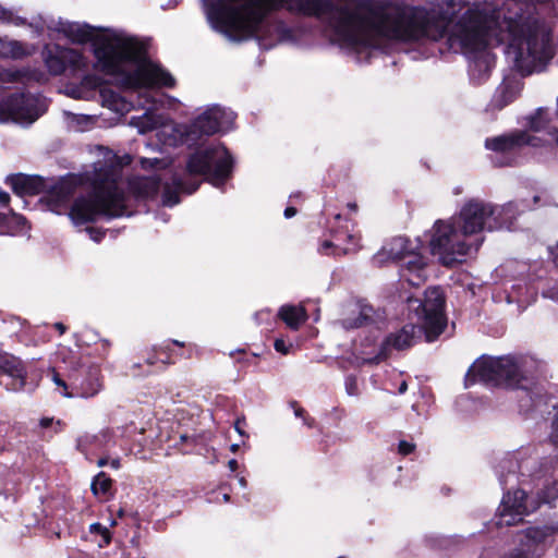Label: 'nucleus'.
Here are the masks:
<instances>
[{
  "mask_svg": "<svg viewBox=\"0 0 558 558\" xmlns=\"http://www.w3.org/2000/svg\"><path fill=\"white\" fill-rule=\"evenodd\" d=\"M550 0H483L472 3L457 22L423 7L403 3L337 5L330 0H264V49L296 44L305 29L290 27L274 11L286 8L315 17L340 45L371 57L387 41H437L469 60L471 80L481 84L495 64L489 47L508 43L506 54L523 76L546 69L555 54L553 25L544 17Z\"/></svg>",
  "mask_w": 558,
  "mask_h": 558,
  "instance_id": "1",
  "label": "nucleus"
},
{
  "mask_svg": "<svg viewBox=\"0 0 558 558\" xmlns=\"http://www.w3.org/2000/svg\"><path fill=\"white\" fill-rule=\"evenodd\" d=\"M78 184H88L90 192L77 197L71 206L69 215L75 225L93 222L100 217L111 219L130 215L122 182V166L116 156L97 161L92 172L62 181L56 186L51 198H57L60 205H68Z\"/></svg>",
  "mask_w": 558,
  "mask_h": 558,
  "instance_id": "2",
  "label": "nucleus"
},
{
  "mask_svg": "<svg viewBox=\"0 0 558 558\" xmlns=\"http://www.w3.org/2000/svg\"><path fill=\"white\" fill-rule=\"evenodd\" d=\"M97 65L124 89L173 87L174 77L147 57L145 46L133 37L111 32L94 48Z\"/></svg>",
  "mask_w": 558,
  "mask_h": 558,
  "instance_id": "3",
  "label": "nucleus"
},
{
  "mask_svg": "<svg viewBox=\"0 0 558 558\" xmlns=\"http://www.w3.org/2000/svg\"><path fill=\"white\" fill-rule=\"evenodd\" d=\"M233 158L221 143H213L189 157L186 174H173L171 182L162 186V204L172 207L180 202L179 193H194L204 177L216 187H221L232 174Z\"/></svg>",
  "mask_w": 558,
  "mask_h": 558,
  "instance_id": "4",
  "label": "nucleus"
},
{
  "mask_svg": "<svg viewBox=\"0 0 558 558\" xmlns=\"http://www.w3.org/2000/svg\"><path fill=\"white\" fill-rule=\"evenodd\" d=\"M539 363L530 355L508 354L498 357L481 356L469 368L465 375L466 386L481 381L492 387L518 388L524 391L531 407L520 399V408L529 411L536 409L539 399H534L527 390V385L538 373Z\"/></svg>",
  "mask_w": 558,
  "mask_h": 558,
  "instance_id": "5",
  "label": "nucleus"
},
{
  "mask_svg": "<svg viewBox=\"0 0 558 558\" xmlns=\"http://www.w3.org/2000/svg\"><path fill=\"white\" fill-rule=\"evenodd\" d=\"M410 312H414L421 326L404 325L400 330L391 332L381 344L379 354L387 357L391 350H404L412 347L422 331L428 342L434 341L446 328L445 295L440 288L432 287L425 291L424 300L408 298Z\"/></svg>",
  "mask_w": 558,
  "mask_h": 558,
  "instance_id": "6",
  "label": "nucleus"
},
{
  "mask_svg": "<svg viewBox=\"0 0 558 558\" xmlns=\"http://www.w3.org/2000/svg\"><path fill=\"white\" fill-rule=\"evenodd\" d=\"M41 58L49 74L53 76L65 74L69 77L81 80L80 86L68 89V94L73 98H87L88 93L101 87V78L89 73V60L76 49L60 45H46L43 48Z\"/></svg>",
  "mask_w": 558,
  "mask_h": 558,
  "instance_id": "7",
  "label": "nucleus"
},
{
  "mask_svg": "<svg viewBox=\"0 0 558 558\" xmlns=\"http://www.w3.org/2000/svg\"><path fill=\"white\" fill-rule=\"evenodd\" d=\"M478 240H466L459 226L451 218L448 221L437 220L432 229L429 247L433 255L438 256L445 266L463 262L464 257L477 252Z\"/></svg>",
  "mask_w": 558,
  "mask_h": 558,
  "instance_id": "8",
  "label": "nucleus"
},
{
  "mask_svg": "<svg viewBox=\"0 0 558 558\" xmlns=\"http://www.w3.org/2000/svg\"><path fill=\"white\" fill-rule=\"evenodd\" d=\"M418 244L408 238L397 236L390 240L383 250L374 256L373 262L380 265L384 257L399 263L400 280L412 287H420L427 278L426 259L418 252Z\"/></svg>",
  "mask_w": 558,
  "mask_h": 558,
  "instance_id": "9",
  "label": "nucleus"
},
{
  "mask_svg": "<svg viewBox=\"0 0 558 558\" xmlns=\"http://www.w3.org/2000/svg\"><path fill=\"white\" fill-rule=\"evenodd\" d=\"M556 500H558V480H555L551 486H545L542 489L537 501L531 499L522 489L507 492L498 508L496 525L499 527L514 525L535 511L541 504L555 506Z\"/></svg>",
  "mask_w": 558,
  "mask_h": 558,
  "instance_id": "10",
  "label": "nucleus"
},
{
  "mask_svg": "<svg viewBox=\"0 0 558 558\" xmlns=\"http://www.w3.org/2000/svg\"><path fill=\"white\" fill-rule=\"evenodd\" d=\"M46 111L45 100L39 95L20 93L0 102V122L32 124Z\"/></svg>",
  "mask_w": 558,
  "mask_h": 558,
  "instance_id": "11",
  "label": "nucleus"
},
{
  "mask_svg": "<svg viewBox=\"0 0 558 558\" xmlns=\"http://www.w3.org/2000/svg\"><path fill=\"white\" fill-rule=\"evenodd\" d=\"M493 214H496L493 204L471 198L463 205L459 215L453 216L452 219L466 240H478L482 244L483 238H478V234L484 230L488 231V225L490 221L493 222Z\"/></svg>",
  "mask_w": 558,
  "mask_h": 558,
  "instance_id": "12",
  "label": "nucleus"
},
{
  "mask_svg": "<svg viewBox=\"0 0 558 558\" xmlns=\"http://www.w3.org/2000/svg\"><path fill=\"white\" fill-rule=\"evenodd\" d=\"M235 113L218 105L209 107L189 125L185 142L195 143L202 136L227 132L233 128Z\"/></svg>",
  "mask_w": 558,
  "mask_h": 558,
  "instance_id": "13",
  "label": "nucleus"
},
{
  "mask_svg": "<svg viewBox=\"0 0 558 558\" xmlns=\"http://www.w3.org/2000/svg\"><path fill=\"white\" fill-rule=\"evenodd\" d=\"M71 367L68 369V378L74 397L92 398L102 388L100 381V368L98 365H88L82 359L70 352Z\"/></svg>",
  "mask_w": 558,
  "mask_h": 558,
  "instance_id": "14",
  "label": "nucleus"
},
{
  "mask_svg": "<svg viewBox=\"0 0 558 558\" xmlns=\"http://www.w3.org/2000/svg\"><path fill=\"white\" fill-rule=\"evenodd\" d=\"M522 143L523 137L520 135V131L515 130L496 137L486 138L485 147L495 153L493 162L496 166H515L521 157Z\"/></svg>",
  "mask_w": 558,
  "mask_h": 558,
  "instance_id": "15",
  "label": "nucleus"
},
{
  "mask_svg": "<svg viewBox=\"0 0 558 558\" xmlns=\"http://www.w3.org/2000/svg\"><path fill=\"white\" fill-rule=\"evenodd\" d=\"M341 215L335 216V221L329 228L330 240H325L318 251L324 255L348 254L357 248L360 238L349 227L348 222L341 225Z\"/></svg>",
  "mask_w": 558,
  "mask_h": 558,
  "instance_id": "16",
  "label": "nucleus"
},
{
  "mask_svg": "<svg viewBox=\"0 0 558 558\" xmlns=\"http://www.w3.org/2000/svg\"><path fill=\"white\" fill-rule=\"evenodd\" d=\"M556 531V527L548 525L529 527L523 532L519 546L531 558H541L554 545Z\"/></svg>",
  "mask_w": 558,
  "mask_h": 558,
  "instance_id": "17",
  "label": "nucleus"
},
{
  "mask_svg": "<svg viewBox=\"0 0 558 558\" xmlns=\"http://www.w3.org/2000/svg\"><path fill=\"white\" fill-rule=\"evenodd\" d=\"M531 208L532 206L525 201H513L502 206H494L496 214L492 215L493 222L490 221L488 225V231L501 228L510 229L517 217Z\"/></svg>",
  "mask_w": 558,
  "mask_h": 558,
  "instance_id": "18",
  "label": "nucleus"
},
{
  "mask_svg": "<svg viewBox=\"0 0 558 558\" xmlns=\"http://www.w3.org/2000/svg\"><path fill=\"white\" fill-rule=\"evenodd\" d=\"M0 373L12 379L11 384H5L10 390H21L25 386L26 369L23 362L12 354H0Z\"/></svg>",
  "mask_w": 558,
  "mask_h": 558,
  "instance_id": "19",
  "label": "nucleus"
},
{
  "mask_svg": "<svg viewBox=\"0 0 558 558\" xmlns=\"http://www.w3.org/2000/svg\"><path fill=\"white\" fill-rule=\"evenodd\" d=\"M522 85L520 82L514 80L504 81L496 89L487 106V110L495 111L504 109L519 97Z\"/></svg>",
  "mask_w": 558,
  "mask_h": 558,
  "instance_id": "20",
  "label": "nucleus"
},
{
  "mask_svg": "<svg viewBox=\"0 0 558 558\" xmlns=\"http://www.w3.org/2000/svg\"><path fill=\"white\" fill-rule=\"evenodd\" d=\"M113 445V432L109 428L102 429L96 435L85 434L77 439V449L87 454L90 450L108 452Z\"/></svg>",
  "mask_w": 558,
  "mask_h": 558,
  "instance_id": "21",
  "label": "nucleus"
},
{
  "mask_svg": "<svg viewBox=\"0 0 558 558\" xmlns=\"http://www.w3.org/2000/svg\"><path fill=\"white\" fill-rule=\"evenodd\" d=\"M5 183L10 185L13 192L19 196L39 194L44 186V181L40 177L24 173L8 175Z\"/></svg>",
  "mask_w": 558,
  "mask_h": 558,
  "instance_id": "22",
  "label": "nucleus"
},
{
  "mask_svg": "<svg viewBox=\"0 0 558 558\" xmlns=\"http://www.w3.org/2000/svg\"><path fill=\"white\" fill-rule=\"evenodd\" d=\"M130 189L142 198H154L161 189V181L156 175L136 178L130 182Z\"/></svg>",
  "mask_w": 558,
  "mask_h": 558,
  "instance_id": "23",
  "label": "nucleus"
},
{
  "mask_svg": "<svg viewBox=\"0 0 558 558\" xmlns=\"http://www.w3.org/2000/svg\"><path fill=\"white\" fill-rule=\"evenodd\" d=\"M550 121L548 109L538 108L534 113L524 118V131L533 133L546 132L548 136V132L554 129L549 125Z\"/></svg>",
  "mask_w": 558,
  "mask_h": 558,
  "instance_id": "24",
  "label": "nucleus"
},
{
  "mask_svg": "<svg viewBox=\"0 0 558 558\" xmlns=\"http://www.w3.org/2000/svg\"><path fill=\"white\" fill-rule=\"evenodd\" d=\"M31 54L27 45L22 41L0 37V58L1 59H22Z\"/></svg>",
  "mask_w": 558,
  "mask_h": 558,
  "instance_id": "25",
  "label": "nucleus"
},
{
  "mask_svg": "<svg viewBox=\"0 0 558 558\" xmlns=\"http://www.w3.org/2000/svg\"><path fill=\"white\" fill-rule=\"evenodd\" d=\"M520 470L521 465L514 456L504 458L497 466V474L501 487H506L509 477L517 478V474Z\"/></svg>",
  "mask_w": 558,
  "mask_h": 558,
  "instance_id": "26",
  "label": "nucleus"
},
{
  "mask_svg": "<svg viewBox=\"0 0 558 558\" xmlns=\"http://www.w3.org/2000/svg\"><path fill=\"white\" fill-rule=\"evenodd\" d=\"M279 316L292 329H298L306 319L305 311L302 307L292 305L282 306L279 311Z\"/></svg>",
  "mask_w": 558,
  "mask_h": 558,
  "instance_id": "27",
  "label": "nucleus"
},
{
  "mask_svg": "<svg viewBox=\"0 0 558 558\" xmlns=\"http://www.w3.org/2000/svg\"><path fill=\"white\" fill-rule=\"evenodd\" d=\"M94 28L88 24L69 23L63 33L73 41L85 43L90 39Z\"/></svg>",
  "mask_w": 558,
  "mask_h": 558,
  "instance_id": "28",
  "label": "nucleus"
},
{
  "mask_svg": "<svg viewBox=\"0 0 558 558\" xmlns=\"http://www.w3.org/2000/svg\"><path fill=\"white\" fill-rule=\"evenodd\" d=\"M373 312L372 306H362L354 318H344L342 319L341 325L345 329L360 328L372 320Z\"/></svg>",
  "mask_w": 558,
  "mask_h": 558,
  "instance_id": "29",
  "label": "nucleus"
},
{
  "mask_svg": "<svg viewBox=\"0 0 558 558\" xmlns=\"http://www.w3.org/2000/svg\"><path fill=\"white\" fill-rule=\"evenodd\" d=\"M112 487V480L105 473L99 472L92 481V492L96 497L106 498Z\"/></svg>",
  "mask_w": 558,
  "mask_h": 558,
  "instance_id": "30",
  "label": "nucleus"
},
{
  "mask_svg": "<svg viewBox=\"0 0 558 558\" xmlns=\"http://www.w3.org/2000/svg\"><path fill=\"white\" fill-rule=\"evenodd\" d=\"M68 359H70V356ZM63 363L65 364L64 369L68 373V369L71 367L70 360H68V361L64 360ZM50 373H51V379L56 384V386L58 387L59 392L63 397L74 398V390L71 389L69 378L66 377V379H64L61 376V374L59 372H57L56 368H52Z\"/></svg>",
  "mask_w": 558,
  "mask_h": 558,
  "instance_id": "31",
  "label": "nucleus"
},
{
  "mask_svg": "<svg viewBox=\"0 0 558 558\" xmlns=\"http://www.w3.org/2000/svg\"><path fill=\"white\" fill-rule=\"evenodd\" d=\"M99 92L104 106L114 111H122L125 108L122 97L116 92L106 87H101Z\"/></svg>",
  "mask_w": 558,
  "mask_h": 558,
  "instance_id": "32",
  "label": "nucleus"
},
{
  "mask_svg": "<svg viewBox=\"0 0 558 558\" xmlns=\"http://www.w3.org/2000/svg\"><path fill=\"white\" fill-rule=\"evenodd\" d=\"M520 135L523 137V148L525 146H531L534 148H546L550 144L548 138L535 135L529 131H520Z\"/></svg>",
  "mask_w": 558,
  "mask_h": 558,
  "instance_id": "33",
  "label": "nucleus"
},
{
  "mask_svg": "<svg viewBox=\"0 0 558 558\" xmlns=\"http://www.w3.org/2000/svg\"><path fill=\"white\" fill-rule=\"evenodd\" d=\"M89 532L92 534H97L101 536V541L99 542V547L108 546L111 542V533L110 531L100 523H93L89 526Z\"/></svg>",
  "mask_w": 558,
  "mask_h": 558,
  "instance_id": "34",
  "label": "nucleus"
},
{
  "mask_svg": "<svg viewBox=\"0 0 558 558\" xmlns=\"http://www.w3.org/2000/svg\"><path fill=\"white\" fill-rule=\"evenodd\" d=\"M24 73L20 70L0 66V83H14L22 80Z\"/></svg>",
  "mask_w": 558,
  "mask_h": 558,
  "instance_id": "35",
  "label": "nucleus"
},
{
  "mask_svg": "<svg viewBox=\"0 0 558 558\" xmlns=\"http://www.w3.org/2000/svg\"><path fill=\"white\" fill-rule=\"evenodd\" d=\"M0 22L13 24L15 26L26 25V20L24 17L17 16L13 12L5 9H0Z\"/></svg>",
  "mask_w": 558,
  "mask_h": 558,
  "instance_id": "36",
  "label": "nucleus"
},
{
  "mask_svg": "<svg viewBox=\"0 0 558 558\" xmlns=\"http://www.w3.org/2000/svg\"><path fill=\"white\" fill-rule=\"evenodd\" d=\"M345 390L348 395L350 396H357L359 395V386H357V379L353 375H349L345 377Z\"/></svg>",
  "mask_w": 558,
  "mask_h": 558,
  "instance_id": "37",
  "label": "nucleus"
},
{
  "mask_svg": "<svg viewBox=\"0 0 558 558\" xmlns=\"http://www.w3.org/2000/svg\"><path fill=\"white\" fill-rule=\"evenodd\" d=\"M291 405L294 409L295 416L303 418L304 420V424L307 425L308 427H312L313 423H314V420L311 418V417H305V410L300 408V407H298L296 402H292Z\"/></svg>",
  "mask_w": 558,
  "mask_h": 558,
  "instance_id": "38",
  "label": "nucleus"
},
{
  "mask_svg": "<svg viewBox=\"0 0 558 558\" xmlns=\"http://www.w3.org/2000/svg\"><path fill=\"white\" fill-rule=\"evenodd\" d=\"M500 558H531L520 546L504 554Z\"/></svg>",
  "mask_w": 558,
  "mask_h": 558,
  "instance_id": "39",
  "label": "nucleus"
},
{
  "mask_svg": "<svg viewBox=\"0 0 558 558\" xmlns=\"http://www.w3.org/2000/svg\"><path fill=\"white\" fill-rule=\"evenodd\" d=\"M549 439L555 446H558V413L553 421Z\"/></svg>",
  "mask_w": 558,
  "mask_h": 558,
  "instance_id": "40",
  "label": "nucleus"
},
{
  "mask_svg": "<svg viewBox=\"0 0 558 558\" xmlns=\"http://www.w3.org/2000/svg\"><path fill=\"white\" fill-rule=\"evenodd\" d=\"M86 231L88 232L90 239L95 242H100L105 236V231L96 228H87Z\"/></svg>",
  "mask_w": 558,
  "mask_h": 558,
  "instance_id": "41",
  "label": "nucleus"
},
{
  "mask_svg": "<svg viewBox=\"0 0 558 558\" xmlns=\"http://www.w3.org/2000/svg\"><path fill=\"white\" fill-rule=\"evenodd\" d=\"M270 317H271V313L268 310L259 311V312L255 313V315H254V319H255L256 324H258V325L263 324L264 322L269 320Z\"/></svg>",
  "mask_w": 558,
  "mask_h": 558,
  "instance_id": "42",
  "label": "nucleus"
},
{
  "mask_svg": "<svg viewBox=\"0 0 558 558\" xmlns=\"http://www.w3.org/2000/svg\"><path fill=\"white\" fill-rule=\"evenodd\" d=\"M414 445L411 442H408L405 440H401L399 442L398 449L399 452L403 456L410 454L414 450Z\"/></svg>",
  "mask_w": 558,
  "mask_h": 558,
  "instance_id": "43",
  "label": "nucleus"
},
{
  "mask_svg": "<svg viewBox=\"0 0 558 558\" xmlns=\"http://www.w3.org/2000/svg\"><path fill=\"white\" fill-rule=\"evenodd\" d=\"M158 361H160L165 365L172 363L171 361H169V356L168 355H166L165 359L157 357V356H149V357L146 359V363L148 365H155Z\"/></svg>",
  "mask_w": 558,
  "mask_h": 558,
  "instance_id": "44",
  "label": "nucleus"
},
{
  "mask_svg": "<svg viewBox=\"0 0 558 558\" xmlns=\"http://www.w3.org/2000/svg\"><path fill=\"white\" fill-rule=\"evenodd\" d=\"M274 347H275L277 352H280V353H283V354L288 353V348L286 345V342L282 339H277L275 341V343H274Z\"/></svg>",
  "mask_w": 558,
  "mask_h": 558,
  "instance_id": "45",
  "label": "nucleus"
},
{
  "mask_svg": "<svg viewBox=\"0 0 558 558\" xmlns=\"http://www.w3.org/2000/svg\"><path fill=\"white\" fill-rule=\"evenodd\" d=\"M10 202V195L7 192L0 191V205L5 207Z\"/></svg>",
  "mask_w": 558,
  "mask_h": 558,
  "instance_id": "46",
  "label": "nucleus"
},
{
  "mask_svg": "<svg viewBox=\"0 0 558 558\" xmlns=\"http://www.w3.org/2000/svg\"><path fill=\"white\" fill-rule=\"evenodd\" d=\"M295 214H296V209H295V207H293V206H288V207L284 209V217H286L287 219L292 218L293 216H295Z\"/></svg>",
  "mask_w": 558,
  "mask_h": 558,
  "instance_id": "47",
  "label": "nucleus"
},
{
  "mask_svg": "<svg viewBox=\"0 0 558 558\" xmlns=\"http://www.w3.org/2000/svg\"><path fill=\"white\" fill-rule=\"evenodd\" d=\"M109 465H110L112 469H114V470L120 469V466H121V460H120V458H119V457L113 458V459H110V458H109Z\"/></svg>",
  "mask_w": 558,
  "mask_h": 558,
  "instance_id": "48",
  "label": "nucleus"
},
{
  "mask_svg": "<svg viewBox=\"0 0 558 558\" xmlns=\"http://www.w3.org/2000/svg\"><path fill=\"white\" fill-rule=\"evenodd\" d=\"M548 137L550 141L555 142L558 146V129H553L548 132Z\"/></svg>",
  "mask_w": 558,
  "mask_h": 558,
  "instance_id": "49",
  "label": "nucleus"
},
{
  "mask_svg": "<svg viewBox=\"0 0 558 558\" xmlns=\"http://www.w3.org/2000/svg\"><path fill=\"white\" fill-rule=\"evenodd\" d=\"M244 423H245V422H244V420H240V418H239V420H236V422H235V424H234V427H235L236 432H238L240 435H242V436L244 435V432H243V429H242V425H244Z\"/></svg>",
  "mask_w": 558,
  "mask_h": 558,
  "instance_id": "50",
  "label": "nucleus"
},
{
  "mask_svg": "<svg viewBox=\"0 0 558 558\" xmlns=\"http://www.w3.org/2000/svg\"><path fill=\"white\" fill-rule=\"evenodd\" d=\"M108 464H109V457L108 456H104V457L99 458L98 461H97V465L99 468H104V466H106Z\"/></svg>",
  "mask_w": 558,
  "mask_h": 558,
  "instance_id": "51",
  "label": "nucleus"
},
{
  "mask_svg": "<svg viewBox=\"0 0 558 558\" xmlns=\"http://www.w3.org/2000/svg\"><path fill=\"white\" fill-rule=\"evenodd\" d=\"M52 421H53L52 418L44 417L40 421V426L43 428H47V427H49L52 424Z\"/></svg>",
  "mask_w": 558,
  "mask_h": 558,
  "instance_id": "52",
  "label": "nucleus"
},
{
  "mask_svg": "<svg viewBox=\"0 0 558 558\" xmlns=\"http://www.w3.org/2000/svg\"><path fill=\"white\" fill-rule=\"evenodd\" d=\"M228 466L230 469L231 472H234L236 471L239 464H238V461L235 459H231L229 462H228Z\"/></svg>",
  "mask_w": 558,
  "mask_h": 558,
  "instance_id": "53",
  "label": "nucleus"
},
{
  "mask_svg": "<svg viewBox=\"0 0 558 558\" xmlns=\"http://www.w3.org/2000/svg\"><path fill=\"white\" fill-rule=\"evenodd\" d=\"M553 260L556 266H558V243L555 248L551 250Z\"/></svg>",
  "mask_w": 558,
  "mask_h": 558,
  "instance_id": "54",
  "label": "nucleus"
},
{
  "mask_svg": "<svg viewBox=\"0 0 558 558\" xmlns=\"http://www.w3.org/2000/svg\"><path fill=\"white\" fill-rule=\"evenodd\" d=\"M407 389H408V384H407V381H405V380H403V381L400 384L399 388H398V392H399L400 395H403V393L407 391Z\"/></svg>",
  "mask_w": 558,
  "mask_h": 558,
  "instance_id": "55",
  "label": "nucleus"
},
{
  "mask_svg": "<svg viewBox=\"0 0 558 558\" xmlns=\"http://www.w3.org/2000/svg\"><path fill=\"white\" fill-rule=\"evenodd\" d=\"M54 327L56 329L59 330L60 335L64 333L65 332V326L62 324V323H56L54 324Z\"/></svg>",
  "mask_w": 558,
  "mask_h": 558,
  "instance_id": "56",
  "label": "nucleus"
},
{
  "mask_svg": "<svg viewBox=\"0 0 558 558\" xmlns=\"http://www.w3.org/2000/svg\"><path fill=\"white\" fill-rule=\"evenodd\" d=\"M239 484H240L243 488H245V487H246L247 482H246V480H245V477H244V476H240V477H239Z\"/></svg>",
  "mask_w": 558,
  "mask_h": 558,
  "instance_id": "57",
  "label": "nucleus"
},
{
  "mask_svg": "<svg viewBox=\"0 0 558 558\" xmlns=\"http://www.w3.org/2000/svg\"><path fill=\"white\" fill-rule=\"evenodd\" d=\"M348 208H349L351 211L355 213V211L357 210V205H356L355 203H349V204H348Z\"/></svg>",
  "mask_w": 558,
  "mask_h": 558,
  "instance_id": "58",
  "label": "nucleus"
},
{
  "mask_svg": "<svg viewBox=\"0 0 558 558\" xmlns=\"http://www.w3.org/2000/svg\"><path fill=\"white\" fill-rule=\"evenodd\" d=\"M222 499H223L225 502H228L230 500V495L229 494H223Z\"/></svg>",
  "mask_w": 558,
  "mask_h": 558,
  "instance_id": "59",
  "label": "nucleus"
},
{
  "mask_svg": "<svg viewBox=\"0 0 558 558\" xmlns=\"http://www.w3.org/2000/svg\"><path fill=\"white\" fill-rule=\"evenodd\" d=\"M171 342H172L173 344H175V345H179V347H183V345H184V343H183V342L178 341V340H172Z\"/></svg>",
  "mask_w": 558,
  "mask_h": 558,
  "instance_id": "60",
  "label": "nucleus"
},
{
  "mask_svg": "<svg viewBox=\"0 0 558 558\" xmlns=\"http://www.w3.org/2000/svg\"><path fill=\"white\" fill-rule=\"evenodd\" d=\"M533 202H534V204H535V205H537V204H538V202H539V196L535 195V196L533 197Z\"/></svg>",
  "mask_w": 558,
  "mask_h": 558,
  "instance_id": "61",
  "label": "nucleus"
},
{
  "mask_svg": "<svg viewBox=\"0 0 558 558\" xmlns=\"http://www.w3.org/2000/svg\"><path fill=\"white\" fill-rule=\"evenodd\" d=\"M295 197H301V194H300V193H295V194L290 195V198H291V199H292V198H295Z\"/></svg>",
  "mask_w": 558,
  "mask_h": 558,
  "instance_id": "62",
  "label": "nucleus"
},
{
  "mask_svg": "<svg viewBox=\"0 0 558 558\" xmlns=\"http://www.w3.org/2000/svg\"><path fill=\"white\" fill-rule=\"evenodd\" d=\"M236 449H238V445H232V446H231V450H232L233 452H235V451H236Z\"/></svg>",
  "mask_w": 558,
  "mask_h": 558,
  "instance_id": "63",
  "label": "nucleus"
},
{
  "mask_svg": "<svg viewBox=\"0 0 558 558\" xmlns=\"http://www.w3.org/2000/svg\"><path fill=\"white\" fill-rule=\"evenodd\" d=\"M460 193H461V190H460L459 187H457V189L454 190V194H460Z\"/></svg>",
  "mask_w": 558,
  "mask_h": 558,
  "instance_id": "64",
  "label": "nucleus"
}]
</instances>
